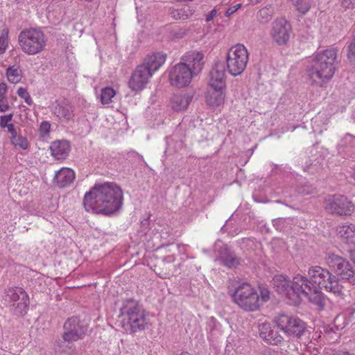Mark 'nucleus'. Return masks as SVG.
Instances as JSON below:
<instances>
[{
	"label": "nucleus",
	"instance_id": "obj_36",
	"mask_svg": "<svg viewBox=\"0 0 355 355\" xmlns=\"http://www.w3.org/2000/svg\"><path fill=\"white\" fill-rule=\"evenodd\" d=\"M17 94L19 97L24 100L26 103L29 105L32 104V98L26 88L19 87L17 90Z\"/></svg>",
	"mask_w": 355,
	"mask_h": 355
},
{
	"label": "nucleus",
	"instance_id": "obj_32",
	"mask_svg": "<svg viewBox=\"0 0 355 355\" xmlns=\"http://www.w3.org/2000/svg\"><path fill=\"white\" fill-rule=\"evenodd\" d=\"M301 13L304 14L311 8L309 0H288Z\"/></svg>",
	"mask_w": 355,
	"mask_h": 355
},
{
	"label": "nucleus",
	"instance_id": "obj_20",
	"mask_svg": "<svg viewBox=\"0 0 355 355\" xmlns=\"http://www.w3.org/2000/svg\"><path fill=\"white\" fill-rule=\"evenodd\" d=\"M192 98V95L187 92H179L174 94L171 98L169 107L175 112L184 111L187 109Z\"/></svg>",
	"mask_w": 355,
	"mask_h": 355
},
{
	"label": "nucleus",
	"instance_id": "obj_11",
	"mask_svg": "<svg viewBox=\"0 0 355 355\" xmlns=\"http://www.w3.org/2000/svg\"><path fill=\"white\" fill-rule=\"evenodd\" d=\"M328 260L336 275L342 280L352 286L355 285V270L349 261L335 254H329Z\"/></svg>",
	"mask_w": 355,
	"mask_h": 355
},
{
	"label": "nucleus",
	"instance_id": "obj_42",
	"mask_svg": "<svg viewBox=\"0 0 355 355\" xmlns=\"http://www.w3.org/2000/svg\"><path fill=\"white\" fill-rule=\"evenodd\" d=\"M9 109V105L6 98H0V111L6 112Z\"/></svg>",
	"mask_w": 355,
	"mask_h": 355
},
{
	"label": "nucleus",
	"instance_id": "obj_19",
	"mask_svg": "<svg viewBox=\"0 0 355 355\" xmlns=\"http://www.w3.org/2000/svg\"><path fill=\"white\" fill-rule=\"evenodd\" d=\"M261 338L270 345H278L283 340L282 336L269 322H263L259 326Z\"/></svg>",
	"mask_w": 355,
	"mask_h": 355
},
{
	"label": "nucleus",
	"instance_id": "obj_8",
	"mask_svg": "<svg viewBox=\"0 0 355 355\" xmlns=\"http://www.w3.org/2000/svg\"><path fill=\"white\" fill-rule=\"evenodd\" d=\"M250 53L243 44H236L227 51L225 56L227 70L232 76L241 75L246 69Z\"/></svg>",
	"mask_w": 355,
	"mask_h": 355
},
{
	"label": "nucleus",
	"instance_id": "obj_40",
	"mask_svg": "<svg viewBox=\"0 0 355 355\" xmlns=\"http://www.w3.org/2000/svg\"><path fill=\"white\" fill-rule=\"evenodd\" d=\"M348 58L351 62H355V36L349 46Z\"/></svg>",
	"mask_w": 355,
	"mask_h": 355
},
{
	"label": "nucleus",
	"instance_id": "obj_3",
	"mask_svg": "<svg viewBox=\"0 0 355 355\" xmlns=\"http://www.w3.org/2000/svg\"><path fill=\"white\" fill-rule=\"evenodd\" d=\"M227 294L240 309L245 311H256L270 299L268 288H262L259 293L255 286L247 281L232 279L227 284Z\"/></svg>",
	"mask_w": 355,
	"mask_h": 355
},
{
	"label": "nucleus",
	"instance_id": "obj_39",
	"mask_svg": "<svg viewBox=\"0 0 355 355\" xmlns=\"http://www.w3.org/2000/svg\"><path fill=\"white\" fill-rule=\"evenodd\" d=\"M51 124L48 121H43L40 126V134L42 137L47 136L50 132Z\"/></svg>",
	"mask_w": 355,
	"mask_h": 355
},
{
	"label": "nucleus",
	"instance_id": "obj_9",
	"mask_svg": "<svg viewBox=\"0 0 355 355\" xmlns=\"http://www.w3.org/2000/svg\"><path fill=\"white\" fill-rule=\"evenodd\" d=\"M5 300L14 314L24 315L29 305V297L21 287H10L6 291Z\"/></svg>",
	"mask_w": 355,
	"mask_h": 355
},
{
	"label": "nucleus",
	"instance_id": "obj_25",
	"mask_svg": "<svg viewBox=\"0 0 355 355\" xmlns=\"http://www.w3.org/2000/svg\"><path fill=\"white\" fill-rule=\"evenodd\" d=\"M338 234L346 243H355V224H345L338 228Z\"/></svg>",
	"mask_w": 355,
	"mask_h": 355
},
{
	"label": "nucleus",
	"instance_id": "obj_43",
	"mask_svg": "<svg viewBox=\"0 0 355 355\" xmlns=\"http://www.w3.org/2000/svg\"><path fill=\"white\" fill-rule=\"evenodd\" d=\"M8 87L5 83H0V98H6L5 95L7 92Z\"/></svg>",
	"mask_w": 355,
	"mask_h": 355
},
{
	"label": "nucleus",
	"instance_id": "obj_45",
	"mask_svg": "<svg viewBox=\"0 0 355 355\" xmlns=\"http://www.w3.org/2000/svg\"><path fill=\"white\" fill-rule=\"evenodd\" d=\"M217 334H220L218 329H214L213 331H211L210 332L209 335L208 336V338H210V339H214L216 337H217Z\"/></svg>",
	"mask_w": 355,
	"mask_h": 355
},
{
	"label": "nucleus",
	"instance_id": "obj_7",
	"mask_svg": "<svg viewBox=\"0 0 355 355\" xmlns=\"http://www.w3.org/2000/svg\"><path fill=\"white\" fill-rule=\"evenodd\" d=\"M308 275L313 285L316 284L320 289H324L336 297L343 298V285L327 269L318 266H312L309 268Z\"/></svg>",
	"mask_w": 355,
	"mask_h": 355
},
{
	"label": "nucleus",
	"instance_id": "obj_29",
	"mask_svg": "<svg viewBox=\"0 0 355 355\" xmlns=\"http://www.w3.org/2000/svg\"><path fill=\"white\" fill-rule=\"evenodd\" d=\"M6 76L10 83L17 84L21 81L22 73L18 66L14 65L7 69Z\"/></svg>",
	"mask_w": 355,
	"mask_h": 355
},
{
	"label": "nucleus",
	"instance_id": "obj_1",
	"mask_svg": "<svg viewBox=\"0 0 355 355\" xmlns=\"http://www.w3.org/2000/svg\"><path fill=\"white\" fill-rule=\"evenodd\" d=\"M276 291L286 298L290 304L297 305L305 298L318 309H323L326 300L309 277L297 274L291 279L283 275H275L272 279Z\"/></svg>",
	"mask_w": 355,
	"mask_h": 355
},
{
	"label": "nucleus",
	"instance_id": "obj_47",
	"mask_svg": "<svg viewBox=\"0 0 355 355\" xmlns=\"http://www.w3.org/2000/svg\"><path fill=\"white\" fill-rule=\"evenodd\" d=\"M350 257L354 263H355V249L350 250Z\"/></svg>",
	"mask_w": 355,
	"mask_h": 355
},
{
	"label": "nucleus",
	"instance_id": "obj_31",
	"mask_svg": "<svg viewBox=\"0 0 355 355\" xmlns=\"http://www.w3.org/2000/svg\"><path fill=\"white\" fill-rule=\"evenodd\" d=\"M116 92L112 87H107L102 89L101 94V102L103 105H107L112 102V98L115 96Z\"/></svg>",
	"mask_w": 355,
	"mask_h": 355
},
{
	"label": "nucleus",
	"instance_id": "obj_13",
	"mask_svg": "<svg viewBox=\"0 0 355 355\" xmlns=\"http://www.w3.org/2000/svg\"><path fill=\"white\" fill-rule=\"evenodd\" d=\"M64 329L62 338L65 341H77L85 336L87 329V324L76 317H72L65 322Z\"/></svg>",
	"mask_w": 355,
	"mask_h": 355
},
{
	"label": "nucleus",
	"instance_id": "obj_34",
	"mask_svg": "<svg viewBox=\"0 0 355 355\" xmlns=\"http://www.w3.org/2000/svg\"><path fill=\"white\" fill-rule=\"evenodd\" d=\"M8 45V30L4 28L2 30L0 35V53H3Z\"/></svg>",
	"mask_w": 355,
	"mask_h": 355
},
{
	"label": "nucleus",
	"instance_id": "obj_38",
	"mask_svg": "<svg viewBox=\"0 0 355 355\" xmlns=\"http://www.w3.org/2000/svg\"><path fill=\"white\" fill-rule=\"evenodd\" d=\"M242 6V4L241 3H236L235 5H233V6H229L225 12V14L224 15L226 17H230L231 16H232L239 9H240Z\"/></svg>",
	"mask_w": 355,
	"mask_h": 355
},
{
	"label": "nucleus",
	"instance_id": "obj_21",
	"mask_svg": "<svg viewBox=\"0 0 355 355\" xmlns=\"http://www.w3.org/2000/svg\"><path fill=\"white\" fill-rule=\"evenodd\" d=\"M226 89L220 88H209L207 87L205 93L207 104L211 107H218L223 105L225 101Z\"/></svg>",
	"mask_w": 355,
	"mask_h": 355
},
{
	"label": "nucleus",
	"instance_id": "obj_2",
	"mask_svg": "<svg viewBox=\"0 0 355 355\" xmlns=\"http://www.w3.org/2000/svg\"><path fill=\"white\" fill-rule=\"evenodd\" d=\"M123 203L122 189L116 183L110 182L95 184L85 193L83 198V205L87 211L106 216L119 211Z\"/></svg>",
	"mask_w": 355,
	"mask_h": 355
},
{
	"label": "nucleus",
	"instance_id": "obj_5",
	"mask_svg": "<svg viewBox=\"0 0 355 355\" xmlns=\"http://www.w3.org/2000/svg\"><path fill=\"white\" fill-rule=\"evenodd\" d=\"M119 317L121 326L128 334L144 330L148 324L145 310L132 300H126L123 303Z\"/></svg>",
	"mask_w": 355,
	"mask_h": 355
},
{
	"label": "nucleus",
	"instance_id": "obj_14",
	"mask_svg": "<svg viewBox=\"0 0 355 355\" xmlns=\"http://www.w3.org/2000/svg\"><path fill=\"white\" fill-rule=\"evenodd\" d=\"M324 208L329 213L342 216L350 214L353 210V205L347 198L334 196L325 199Z\"/></svg>",
	"mask_w": 355,
	"mask_h": 355
},
{
	"label": "nucleus",
	"instance_id": "obj_22",
	"mask_svg": "<svg viewBox=\"0 0 355 355\" xmlns=\"http://www.w3.org/2000/svg\"><path fill=\"white\" fill-rule=\"evenodd\" d=\"M71 150V145L67 140H56L50 146L51 154L57 160L65 159Z\"/></svg>",
	"mask_w": 355,
	"mask_h": 355
},
{
	"label": "nucleus",
	"instance_id": "obj_46",
	"mask_svg": "<svg viewBox=\"0 0 355 355\" xmlns=\"http://www.w3.org/2000/svg\"><path fill=\"white\" fill-rule=\"evenodd\" d=\"M350 174L355 180V164L351 168Z\"/></svg>",
	"mask_w": 355,
	"mask_h": 355
},
{
	"label": "nucleus",
	"instance_id": "obj_15",
	"mask_svg": "<svg viewBox=\"0 0 355 355\" xmlns=\"http://www.w3.org/2000/svg\"><path fill=\"white\" fill-rule=\"evenodd\" d=\"M291 26L285 18L275 19L271 25L270 35L278 45L286 44L290 39Z\"/></svg>",
	"mask_w": 355,
	"mask_h": 355
},
{
	"label": "nucleus",
	"instance_id": "obj_30",
	"mask_svg": "<svg viewBox=\"0 0 355 355\" xmlns=\"http://www.w3.org/2000/svg\"><path fill=\"white\" fill-rule=\"evenodd\" d=\"M10 141L16 148L26 150L28 148V141L27 139L21 135H17V133L12 137H10Z\"/></svg>",
	"mask_w": 355,
	"mask_h": 355
},
{
	"label": "nucleus",
	"instance_id": "obj_44",
	"mask_svg": "<svg viewBox=\"0 0 355 355\" xmlns=\"http://www.w3.org/2000/svg\"><path fill=\"white\" fill-rule=\"evenodd\" d=\"M8 132L11 135V137L16 135L17 132L13 123H10L7 127Z\"/></svg>",
	"mask_w": 355,
	"mask_h": 355
},
{
	"label": "nucleus",
	"instance_id": "obj_41",
	"mask_svg": "<svg viewBox=\"0 0 355 355\" xmlns=\"http://www.w3.org/2000/svg\"><path fill=\"white\" fill-rule=\"evenodd\" d=\"M340 6L345 9H351L354 8L355 0H339Z\"/></svg>",
	"mask_w": 355,
	"mask_h": 355
},
{
	"label": "nucleus",
	"instance_id": "obj_28",
	"mask_svg": "<svg viewBox=\"0 0 355 355\" xmlns=\"http://www.w3.org/2000/svg\"><path fill=\"white\" fill-rule=\"evenodd\" d=\"M338 327H344L349 323H355V308L350 307L344 314H340L335 318Z\"/></svg>",
	"mask_w": 355,
	"mask_h": 355
},
{
	"label": "nucleus",
	"instance_id": "obj_16",
	"mask_svg": "<svg viewBox=\"0 0 355 355\" xmlns=\"http://www.w3.org/2000/svg\"><path fill=\"white\" fill-rule=\"evenodd\" d=\"M152 76L144 65H139L132 73L128 85L131 91L138 93L144 89Z\"/></svg>",
	"mask_w": 355,
	"mask_h": 355
},
{
	"label": "nucleus",
	"instance_id": "obj_18",
	"mask_svg": "<svg viewBox=\"0 0 355 355\" xmlns=\"http://www.w3.org/2000/svg\"><path fill=\"white\" fill-rule=\"evenodd\" d=\"M208 87L227 89L226 73L225 67L221 63H216L209 72Z\"/></svg>",
	"mask_w": 355,
	"mask_h": 355
},
{
	"label": "nucleus",
	"instance_id": "obj_10",
	"mask_svg": "<svg viewBox=\"0 0 355 355\" xmlns=\"http://www.w3.org/2000/svg\"><path fill=\"white\" fill-rule=\"evenodd\" d=\"M277 326L287 336H301L306 329V324L299 318L286 314H279L275 319Z\"/></svg>",
	"mask_w": 355,
	"mask_h": 355
},
{
	"label": "nucleus",
	"instance_id": "obj_33",
	"mask_svg": "<svg viewBox=\"0 0 355 355\" xmlns=\"http://www.w3.org/2000/svg\"><path fill=\"white\" fill-rule=\"evenodd\" d=\"M223 4L219 3L215 6L211 10L208 12L205 15V21L207 22L211 21L213 20L216 16L220 14L221 10L223 8Z\"/></svg>",
	"mask_w": 355,
	"mask_h": 355
},
{
	"label": "nucleus",
	"instance_id": "obj_48",
	"mask_svg": "<svg viewBox=\"0 0 355 355\" xmlns=\"http://www.w3.org/2000/svg\"><path fill=\"white\" fill-rule=\"evenodd\" d=\"M174 261V257H169L168 261Z\"/></svg>",
	"mask_w": 355,
	"mask_h": 355
},
{
	"label": "nucleus",
	"instance_id": "obj_27",
	"mask_svg": "<svg viewBox=\"0 0 355 355\" xmlns=\"http://www.w3.org/2000/svg\"><path fill=\"white\" fill-rule=\"evenodd\" d=\"M53 113L60 120L68 121L73 118V111L72 107L68 104H59L54 107Z\"/></svg>",
	"mask_w": 355,
	"mask_h": 355
},
{
	"label": "nucleus",
	"instance_id": "obj_35",
	"mask_svg": "<svg viewBox=\"0 0 355 355\" xmlns=\"http://www.w3.org/2000/svg\"><path fill=\"white\" fill-rule=\"evenodd\" d=\"M272 16L271 10L269 8H263L258 13V19L263 23L268 21Z\"/></svg>",
	"mask_w": 355,
	"mask_h": 355
},
{
	"label": "nucleus",
	"instance_id": "obj_23",
	"mask_svg": "<svg viewBox=\"0 0 355 355\" xmlns=\"http://www.w3.org/2000/svg\"><path fill=\"white\" fill-rule=\"evenodd\" d=\"M166 61V55L163 53H155L149 55L141 65H144L149 70L151 76L162 66Z\"/></svg>",
	"mask_w": 355,
	"mask_h": 355
},
{
	"label": "nucleus",
	"instance_id": "obj_6",
	"mask_svg": "<svg viewBox=\"0 0 355 355\" xmlns=\"http://www.w3.org/2000/svg\"><path fill=\"white\" fill-rule=\"evenodd\" d=\"M18 44L25 54L35 55L46 49L47 37L40 28H26L19 34Z\"/></svg>",
	"mask_w": 355,
	"mask_h": 355
},
{
	"label": "nucleus",
	"instance_id": "obj_17",
	"mask_svg": "<svg viewBox=\"0 0 355 355\" xmlns=\"http://www.w3.org/2000/svg\"><path fill=\"white\" fill-rule=\"evenodd\" d=\"M204 54L198 51H190L184 53L180 59L182 64L188 67L194 76H198L205 64Z\"/></svg>",
	"mask_w": 355,
	"mask_h": 355
},
{
	"label": "nucleus",
	"instance_id": "obj_24",
	"mask_svg": "<svg viewBox=\"0 0 355 355\" xmlns=\"http://www.w3.org/2000/svg\"><path fill=\"white\" fill-rule=\"evenodd\" d=\"M75 173L69 168H62L58 171L53 178L54 183L59 187H65L72 183Z\"/></svg>",
	"mask_w": 355,
	"mask_h": 355
},
{
	"label": "nucleus",
	"instance_id": "obj_4",
	"mask_svg": "<svg viewBox=\"0 0 355 355\" xmlns=\"http://www.w3.org/2000/svg\"><path fill=\"white\" fill-rule=\"evenodd\" d=\"M337 52L327 49L314 53L308 59L306 76L312 85L322 87L334 77L336 71Z\"/></svg>",
	"mask_w": 355,
	"mask_h": 355
},
{
	"label": "nucleus",
	"instance_id": "obj_26",
	"mask_svg": "<svg viewBox=\"0 0 355 355\" xmlns=\"http://www.w3.org/2000/svg\"><path fill=\"white\" fill-rule=\"evenodd\" d=\"M218 261L228 268H233L239 264V259L226 248L220 252Z\"/></svg>",
	"mask_w": 355,
	"mask_h": 355
},
{
	"label": "nucleus",
	"instance_id": "obj_12",
	"mask_svg": "<svg viewBox=\"0 0 355 355\" xmlns=\"http://www.w3.org/2000/svg\"><path fill=\"white\" fill-rule=\"evenodd\" d=\"M195 76L190 69L180 62L168 70L169 83L172 86L178 88L189 85Z\"/></svg>",
	"mask_w": 355,
	"mask_h": 355
},
{
	"label": "nucleus",
	"instance_id": "obj_37",
	"mask_svg": "<svg viewBox=\"0 0 355 355\" xmlns=\"http://www.w3.org/2000/svg\"><path fill=\"white\" fill-rule=\"evenodd\" d=\"M13 117L12 114H8L0 116V127L6 128L12 121Z\"/></svg>",
	"mask_w": 355,
	"mask_h": 355
}]
</instances>
